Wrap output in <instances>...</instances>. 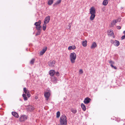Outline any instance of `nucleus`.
Here are the masks:
<instances>
[{
	"label": "nucleus",
	"mask_w": 125,
	"mask_h": 125,
	"mask_svg": "<svg viewBox=\"0 0 125 125\" xmlns=\"http://www.w3.org/2000/svg\"><path fill=\"white\" fill-rule=\"evenodd\" d=\"M41 26L40 25L38 26H37L36 27V28L37 30H39L41 29Z\"/></svg>",
	"instance_id": "nucleus-26"
},
{
	"label": "nucleus",
	"mask_w": 125,
	"mask_h": 125,
	"mask_svg": "<svg viewBox=\"0 0 125 125\" xmlns=\"http://www.w3.org/2000/svg\"><path fill=\"white\" fill-rule=\"evenodd\" d=\"M76 55L75 53L73 52L71 53L70 55V60L72 63L75 62V60L76 59Z\"/></svg>",
	"instance_id": "nucleus-3"
},
{
	"label": "nucleus",
	"mask_w": 125,
	"mask_h": 125,
	"mask_svg": "<svg viewBox=\"0 0 125 125\" xmlns=\"http://www.w3.org/2000/svg\"><path fill=\"white\" fill-rule=\"evenodd\" d=\"M110 42L111 43L113 44L115 46L117 47L120 44L119 42L117 40L113 41L111 40H110Z\"/></svg>",
	"instance_id": "nucleus-4"
},
{
	"label": "nucleus",
	"mask_w": 125,
	"mask_h": 125,
	"mask_svg": "<svg viewBox=\"0 0 125 125\" xmlns=\"http://www.w3.org/2000/svg\"><path fill=\"white\" fill-rule=\"evenodd\" d=\"M41 23V21L39 20L38 22H36L34 24V25L36 26L40 25Z\"/></svg>",
	"instance_id": "nucleus-18"
},
{
	"label": "nucleus",
	"mask_w": 125,
	"mask_h": 125,
	"mask_svg": "<svg viewBox=\"0 0 125 125\" xmlns=\"http://www.w3.org/2000/svg\"><path fill=\"white\" fill-rule=\"evenodd\" d=\"M23 91L25 94H23L22 96L25 101L27 100L28 99L26 96H27L29 98L30 97L31 95L29 91L25 87L23 88Z\"/></svg>",
	"instance_id": "nucleus-1"
},
{
	"label": "nucleus",
	"mask_w": 125,
	"mask_h": 125,
	"mask_svg": "<svg viewBox=\"0 0 125 125\" xmlns=\"http://www.w3.org/2000/svg\"><path fill=\"white\" fill-rule=\"evenodd\" d=\"M55 63V62L54 61H53L52 62H48V64L50 67H53L54 66Z\"/></svg>",
	"instance_id": "nucleus-10"
},
{
	"label": "nucleus",
	"mask_w": 125,
	"mask_h": 125,
	"mask_svg": "<svg viewBox=\"0 0 125 125\" xmlns=\"http://www.w3.org/2000/svg\"><path fill=\"white\" fill-rule=\"evenodd\" d=\"M79 73L80 74H81L83 73V70L82 69H81L79 71Z\"/></svg>",
	"instance_id": "nucleus-33"
},
{
	"label": "nucleus",
	"mask_w": 125,
	"mask_h": 125,
	"mask_svg": "<svg viewBox=\"0 0 125 125\" xmlns=\"http://www.w3.org/2000/svg\"><path fill=\"white\" fill-rule=\"evenodd\" d=\"M117 23L115 20H114L112 23V25H114L116 23Z\"/></svg>",
	"instance_id": "nucleus-31"
},
{
	"label": "nucleus",
	"mask_w": 125,
	"mask_h": 125,
	"mask_svg": "<svg viewBox=\"0 0 125 125\" xmlns=\"http://www.w3.org/2000/svg\"><path fill=\"white\" fill-rule=\"evenodd\" d=\"M66 116L64 115H62L60 118V122L62 125H66L67 124V120Z\"/></svg>",
	"instance_id": "nucleus-2"
},
{
	"label": "nucleus",
	"mask_w": 125,
	"mask_h": 125,
	"mask_svg": "<svg viewBox=\"0 0 125 125\" xmlns=\"http://www.w3.org/2000/svg\"><path fill=\"white\" fill-rule=\"evenodd\" d=\"M45 24L44 23L43 24V31H45L46 29V24Z\"/></svg>",
	"instance_id": "nucleus-23"
},
{
	"label": "nucleus",
	"mask_w": 125,
	"mask_h": 125,
	"mask_svg": "<svg viewBox=\"0 0 125 125\" xmlns=\"http://www.w3.org/2000/svg\"><path fill=\"white\" fill-rule=\"evenodd\" d=\"M111 66L112 68H113L115 69H117V67L116 66H114L112 65H111Z\"/></svg>",
	"instance_id": "nucleus-32"
},
{
	"label": "nucleus",
	"mask_w": 125,
	"mask_h": 125,
	"mask_svg": "<svg viewBox=\"0 0 125 125\" xmlns=\"http://www.w3.org/2000/svg\"><path fill=\"white\" fill-rule=\"evenodd\" d=\"M35 61L34 59H32L30 61V63L31 64H33Z\"/></svg>",
	"instance_id": "nucleus-27"
},
{
	"label": "nucleus",
	"mask_w": 125,
	"mask_h": 125,
	"mask_svg": "<svg viewBox=\"0 0 125 125\" xmlns=\"http://www.w3.org/2000/svg\"><path fill=\"white\" fill-rule=\"evenodd\" d=\"M27 119V117L25 115L21 116L19 118V120L20 122H22L26 120Z\"/></svg>",
	"instance_id": "nucleus-5"
},
{
	"label": "nucleus",
	"mask_w": 125,
	"mask_h": 125,
	"mask_svg": "<svg viewBox=\"0 0 125 125\" xmlns=\"http://www.w3.org/2000/svg\"><path fill=\"white\" fill-rule=\"evenodd\" d=\"M76 47L75 45H73L69 46L68 48V49L69 50H74L76 49Z\"/></svg>",
	"instance_id": "nucleus-16"
},
{
	"label": "nucleus",
	"mask_w": 125,
	"mask_h": 125,
	"mask_svg": "<svg viewBox=\"0 0 125 125\" xmlns=\"http://www.w3.org/2000/svg\"><path fill=\"white\" fill-rule=\"evenodd\" d=\"M50 20V16H48L46 17L45 18L44 22L45 24H47L49 22Z\"/></svg>",
	"instance_id": "nucleus-7"
},
{
	"label": "nucleus",
	"mask_w": 125,
	"mask_h": 125,
	"mask_svg": "<svg viewBox=\"0 0 125 125\" xmlns=\"http://www.w3.org/2000/svg\"><path fill=\"white\" fill-rule=\"evenodd\" d=\"M60 115V112L59 111H58L56 114V117L57 118H59Z\"/></svg>",
	"instance_id": "nucleus-25"
},
{
	"label": "nucleus",
	"mask_w": 125,
	"mask_h": 125,
	"mask_svg": "<svg viewBox=\"0 0 125 125\" xmlns=\"http://www.w3.org/2000/svg\"><path fill=\"white\" fill-rule=\"evenodd\" d=\"M115 20L116 21V23L120 22L121 21V19L120 18H118V19Z\"/></svg>",
	"instance_id": "nucleus-30"
},
{
	"label": "nucleus",
	"mask_w": 125,
	"mask_h": 125,
	"mask_svg": "<svg viewBox=\"0 0 125 125\" xmlns=\"http://www.w3.org/2000/svg\"><path fill=\"white\" fill-rule=\"evenodd\" d=\"M12 114L13 115L16 117L18 118L19 117L18 114L15 112H12Z\"/></svg>",
	"instance_id": "nucleus-14"
},
{
	"label": "nucleus",
	"mask_w": 125,
	"mask_h": 125,
	"mask_svg": "<svg viewBox=\"0 0 125 125\" xmlns=\"http://www.w3.org/2000/svg\"><path fill=\"white\" fill-rule=\"evenodd\" d=\"M55 73L56 75L57 76H59V73L58 72H57Z\"/></svg>",
	"instance_id": "nucleus-37"
},
{
	"label": "nucleus",
	"mask_w": 125,
	"mask_h": 125,
	"mask_svg": "<svg viewBox=\"0 0 125 125\" xmlns=\"http://www.w3.org/2000/svg\"><path fill=\"white\" fill-rule=\"evenodd\" d=\"M55 73V71L54 70H50L49 71V74L50 75L52 76H53Z\"/></svg>",
	"instance_id": "nucleus-12"
},
{
	"label": "nucleus",
	"mask_w": 125,
	"mask_h": 125,
	"mask_svg": "<svg viewBox=\"0 0 125 125\" xmlns=\"http://www.w3.org/2000/svg\"><path fill=\"white\" fill-rule=\"evenodd\" d=\"M71 111L74 114H75L77 112V110L74 109H72L71 110Z\"/></svg>",
	"instance_id": "nucleus-24"
},
{
	"label": "nucleus",
	"mask_w": 125,
	"mask_h": 125,
	"mask_svg": "<svg viewBox=\"0 0 125 125\" xmlns=\"http://www.w3.org/2000/svg\"><path fill=\"white\" fill-rule=\"evenodd\" d=\"M81 106L82 109L84 111H85L86 110V107L85 105L83 104L82 103L81 104Z\"/></svg>",
	"instance_id": "nucleus-17"
},
{
	"label": "nucleus",
	"mask_w": 125,
	"mask_h": 125,
	"mask_svg": "<svg viewBox=\"0 0 125 125\" xmlns=\"http://www.w3.org/2000/svg\"><path fill=\"white\" fill-rule=\"evenodd\" d=\"M117 28L118 29H121L120 26H117Z\"/></svg>",
	"instance_id": "nucleus-39"
},
{
	"label": "nucleus",
	"mask_w": 125,
	"mask_h": 125,
	"mask_svg": "<svg viewBox=\"0 0 125 125\" xmlns=\"http://www.w3.org/2000/svg\"><path fill=\"white\" fill-rule=\"evenodd\" d=\"M71 23H69L68 25V26L69 27V29L70 30V28L71 27Z\"/></svg>",
	"instance_id": "nucleus-34"
},
{
	"label": "nucleus",
	"mask_w": 125,
	"mask_h": 125,
	"mask_svg": "<svg viewBox=\"0 0 125 125\" xmlns=\"http://www.w3.org/2000/svg\"><path fill=\"white\" fill-rule=\"evenodd\" d=\"M87 41H83L82 42V44L83 45L84 47H85L87 45Z\"/></svg>",
	"instance_id": "nucleus-21"
},
{
	"label": "nucleus",
	"mask_w": 125,
	"mask_h": 125,
	"mask_svg": "<svg viewBox=\"0 0 125 125\" xmlns=\"http://www.w3.org/2000/svg\"><path fill=\"white\" fill-rule=\"evenodd\" d=\"M40 31H38L36 33V36H37L38 35H39L40 34Z\"/></svg>",
	"instance_id": "nucleus-35"
},
{
	"label": "nucleus",
	"mask_w": 125,
	"mask_h": 125,
	"mask_svg": "<svg viewBox=\"0 0 125 125\" xmlns=\"http://www.w3.org/2000/svg\"><path fill=\"white\" fill-rule=\"evenodd\" d=\"M50 93L49 92H45L44 94V96L46 98V100L47 101L48 100L50 96Z\"/></svg>",
	"instance_id": "nucleus-6"
},
{
	"label": "nucleus",
	"mask_w": 125,
	"mask_h": 125,
	"mask_svg": "<svg viewBox=\"0 0 125 125\" xmlns=\"http://www.w3.org/2000/svg\"><path fill=\"white\" fill-rule=\"evenodd\" d=\"M123 33L125 34V31H124Z\"/></svg>",
	"instance_id": "nucleus-40"
},
{
	"label": "nucleus",
	"mask_w": 125,
	"mask_h": 125,
	"mask_svg": "<svg viewBox=\"0 0 125 125\" xmlns=\"http://www.w3.org/2000/svg\"><path fill=\"white\" fill-rule=\"evenodd\" d=\"M97 46L96 43L95 42H93L91 47V49H93L96 47Z\"/></svg>",
	"instance_id": "nucleus-15"
},
{
	"label": "nucleus",
	"mask_w": 125,
	"mask_h": 125,
	"mask_svg": "<svg viewBox=\"0 0 125 125\" xmlns=\"http://www.w3.org/2000/svg\"><path fill=\"white\" fill-rule=\"evenodd\" d=\"M121 38L123 40L125 39V35H124Z\"/></svg>",
	"instance_id": "nucleus-38"
},
{
	"label": "nucleus",
	"mask_w": 125,
	"mask_h": 125,
	"mask_svg": "<svg viewBox=\"0 0 125 125\" xmlns=\"http://www.w3.org/2000/svg\"><path fill=\"white\" fill-rule=\"evenodd\" d=\"M91 15L90 18V19L91 20H93L94 19L95 16V14H91Z\"/></svg>",
	"instance_id": "nucleus-19"
},
{
	"label": "nucleus",
	"mask_w": 125,
	"mask_h": 125,
	"mask_svg": "<svg viewBox=\"0 0 125 125\" xmlns=\"http://www.w3.org/2000/svg\"><path fill=\"white\" fill-rule=\"evenodd\" d=\"M30 108L31 109V110L32 111L34 109V108L32 106H31L30 107Z\"/></svg>",
	"instance_id": "nucleus-36"
},
{
	"label": "nucleus",
	"mask_w": 125,
	"mask_h": 125,
	"mask_svg": "<svg viewBox=\"0 0 125 125\" xmlns=\"http://www.w3.org/2000/svg\"><path fill=\"white\" fill-rule=\"evenodd\" d=\"M109 62L110 63L111 66V65H113V64H114L115 63L112 60L110 61H109Z\"/></svg>",
	"instance_id": "nucleus-29"
},
{
	"label": "nucleus",
	"mask_w": 125,
	"mask_h": 125,
	"mask_svg": "<svg viewBox=\"0 0 125 125\" xmlns=\"http://www.w3.org/2000/svg\"><path fill=\"white\" fill-rule=\"evenodd\" d=\"M61 0H58L55 3V5H57L60 3L61 2Z\"/></svg>",
	"instance_id": "nucleus-28"
},
{
	"label": "nucleus",
	"mask_w": 125,
	"mask_h": 125,
	"mask_svg": "<svg viewBox=\"0 0 125 125\" xmlns=\"http://www.w3.org/2000/svg\"><path fill=\"white\" fill-rule=\"evenodd\" d=\"M53 1V0H49L48 2V4L49 5H51Z\"/></svg>",
	"instance_id": "nucleus-22"
},
{
	"label": "nucleus",
	"mask_w": 125,
	"mask_h": 125,
	"mask_svg": "<svg viewBox=\"0 0 125 125\" xmlns=\"http://www.w3.org/2000/svg\"><path fill=\"white\" fill-rule=\"evenodd\" d=\"M47 49V47H46L45 48H43L42 50L40 52V54L41 55H43L45 52L46 51Z\"/></svg>",
	"instance_id": "nucleus-11"
},
{
	"label": "nucleus",
	"mask_w": 125,
	"mask_h": 125,
	"mask_svg": "<svg viewBox=\"0 0 125 125\" xmlns=\"http://www.w3.org/2000/svg\"><path fill=\"white\" fill-rule=\"evenodd\" d=\"M91 99L88 97H87L84 99L83 102L85 104L89 103Z\"/></svg>",
	"instance_id": "nucleus-8"
},
{
	"label": "nucleus",
	"mask_w": 125,
	"mask_h": 125,
	"mask_svg": "<svg viewBox=\"0 0 125 125\" xmlns=\"http://www.w3.org/2000/svg\"><path fill=\"white\" fill-rule=\"evenodd\" d=\"M108 3L107 0H104L103 2V4L104 6L106 5Z\"/></svg>",
	"instance_id": "nucleus-20"
},
{
	"label": "nucleus",
	"mask_w": 125,
	"mask_h": 125,
	"mask_svg": "<svg viewBox=\"0 0 125 125\" xmlns=\"http://www.w3.org/2000/svg\"><path fill=\"white\" fill-rule=\"evenodd\" d=\"M108 35L109 36H111L114 34L113 31L112 30H109L108 31Z\"/></svg>",
	"instance_id": "nucleus-13"
},
{
	"label": "nucleus",
	"mask_w": 125,
	"mask_h": 125,
	"mask_svg": "<svg viewBox=\"0 0 125 125\" xmlns=\"http://www.w3.org/2000/svg\"><path fill=\"white\" fill-rule=\"evenodd\" d=\"M90 13L91 14H95V10L94 7H92L90 9Z\"/></svg>",
	"instance_id": "nucleus-9"
}]
</instances>
